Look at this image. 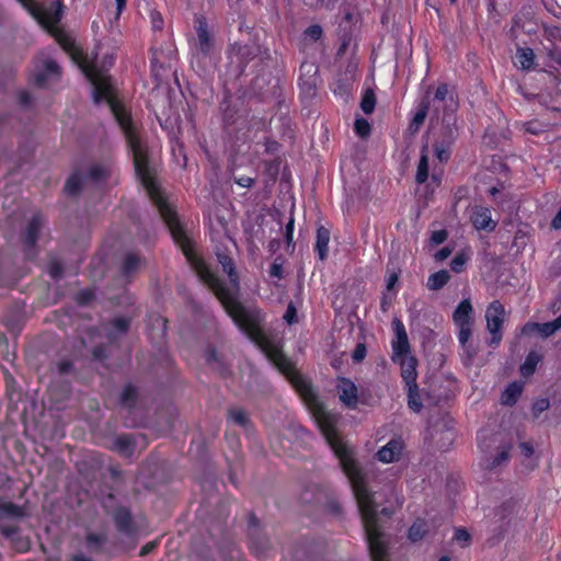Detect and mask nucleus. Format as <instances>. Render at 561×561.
Listing matches in <instances>:
<instances>
[{"mask_svg": "<svg viewBox=\"0 0 561 561\" xmlns=\"http://www.w3.org/2000/svg\"><path fill=\"white\" fill-rule=\"evenodd\" d=\"M354 129L359 137L364 138L370 134V124L365 118H356Z\"/></svg>", "mask_w": 561, "mask_h": 561, "instance_id": "obj_37", "label": "nucleus"}, {"mask_svg": "<svg viewBox=\"0 0 561 561\" xmlns=\"http://www.w3.org/2000/svg\"><path fill=\"white\" fill-rule=\"evenodd\" d=\"M510 446H503L494 457L485 460L484 468L488 470H496L505 466L510 459Z\"/></svg>", "mask_w": 561, "mask_h": 561, "instance_id": "obj_19", "label": "nucleus"}, {"mask_svg": "<svg viewBox=\"0 0 561 561\" xmlns=\"http://www.w3.org/2000/svg\"><path fill=\"white\" fill-rule=\"evenodd\" d=\"M428 108H430V101L427 99H424L421 102L419 110L414 114V116L409 125V130L411 134H416L419 131L420 127L423 125V123L426 118Z\"/></svg>", "mask_w": 561, "mask_h": 561, "instance_id": "obj_18", "label": "nucleus"}, {"mask_svg": "<svg viewBox=\"0 0 561 561\" xmlns=\"http://www.w3.org/2000/svg\"><path fill=\"white\" fill-rule=\"evenodd\" d=\"M449 279V273L446 270H440L428 277L427 287L431 290H439L448 283Z\"/></svg>", "mask_w": 561, "mask_h": 561, "instance_id": "obj_21", "label": "nucleus"}, {"mask_svg": "<svg viewBox=\"0 0 561 561\" xmlns=\"http://www.w3.org/2000/svg\"><path fill=\"white\" fill-rule=\"evenodd\" d=\"M234 182L242 187H251L255 183V179L251 176L234 178Z\"/></svg>", "mask_w": 561, "mask_h": 561, "instance_id": "obj_48", "label": "nucleus"}, {"mask_svg": "<svg viewBox=\"0 0 561 561\" xmlns=\"http://www.w3.org/2000/svg\"><path fill=\"white\" fill-rule=\"evenodd\" d=\"M520 449H522V453L526 456V457H530L533 456L534 454V448L533 446L529 444V443H522L519 445Z\"/></svg>", "mask_w": 561, "mask_h": 561, "instance_id": "obj_55", "label": "nucleus"}, {"mask_svg": "<svg viewBox=\"0 0 561 561\" xmlns=\"http://www.w3.org/2000/svg\"><path fill=\"white\" fill-rule=\"evenodd\" d=\"M195 23L196 39L194 55L197 57H208L213 50L214 42L207 22L204 18L198 16L196 18Z\"/></svg>", "mask_w": 561, "mask_h": 561, "instance_id": "obj_5", "label": "nucleus"}, {"mask_svg": "<svg viewBox=\"0 0 561 561\" xmlns=\"http://www.w3.org/2000/svg\"><path fill=\"white\" fill-rule=\"evenodd\" d=\"M549 56L554 64L561 65V51L550 50Z\"/></svg>", "mask_w": 561, "mask_h": 561, "instance_id": "obj_60", "label": "nucleus"}, {"mask_svg": "<svg viewBox=\"0 0 561 561\" xmlns=\"http://www.w3.org/2000/svg\"><path fill=\"white\" fill-rule=\"evenodd\" d=\"M306 35L313 41H318L322 36V27L318 24L311 25L306 30Z\"/></svg>", "mask_w": 561, "mask_h": 561, "instance_id": "obj_45", "label": "nucleus"}, {"mask_svg": "<svg viewBox=\"0 0 561 561\" xmlns=\"http://www.w3.org/2000/svg\"><path fill=\"white\" fill-rule=\"evenodd\" d=\"M366 345L364 343H358L352 354V358L354 362L359 363L366 357Z\"/></svg>", "mask_w": 561, "mask_h": 561, "instance_id": "obj_44", "label": "nucleus"}, {"mask_svg": "<svg viewBox=\"0 0 561 561\" xmlns=\"http://www.w3.org/2000/svg\"><path fill=\"white\" fill-rule=\"evenodd\" d=\"M330 242V231L323 226H320L317 229V240L314 244V250L318 253V256L321 261H324L328 256Z\"/></svg>", "mask_w": 561, "mask_h": 561, "instance_id": "obj_14", "label": "nucleus"}, {"mask_svg": "<svg viewBox=\"0 0 561 561\" xmlns=\"http://www.w3.org/2000/svg\"><path fill=\"white\" fill-rule=\"evenodd\" d=\"M465 352V364L470 365L478 354V347L473 345L471 342H467L466 346H462Z\"/></svg>", "mask_w": 561, "mask_h": 561, "instance_id": "obj_41", "label": "nucleus"}, {"mask_svg": "<svg viewBox=\"0 0 561 561\" xmlns=\"http://www.w3.org/2000/svg\"><path fill=\"white\" fill-rule=\"evenodd\" d=\"M504 312V307L499 300L492 301L485 311L486 329L492 335L490 345L496 346L502 340Z\"/></svg>", "mask_w": 561, "mask_h": 561, "instance_id": "obj_4", "label": "nucleus"}, {"mask_svg": "<svg viewBox=\"0 0 561 561\" xmlns=\"http://www.w3.org/2000/svg\"><path fill=\"white\" fill-rule=\"evenodd\" d=\"M115 523L119 530L128 533L131 525L129 513L126 511H118L115 515Z\"/></svg>", "mask_w": 561, "mask_h": 561, "instance_id": "obj_31", "label": "nucleus"}, {"mask_svg": "<svg viewBox=\"0 0 561 561\" xmlns=\"http://www.w3.org/2000/svg\"><path fill=\"white\" fill-rule=\"evenodd\" d=\"M44 226V219L39 215H34L27 224L25 237L23 240L24 248L30 252L39 237V232Z\"/></svg>", "mask_w": 561, "mask_h": 561, "instance_id": "obj_12", "label": "nucleus"}, {"mask_svg": "<svg viewBox=\"0 0 561 561\" xmlns=\"http://www.w3.org/2000/svg\"><path fill=\"white\" fill-rule=\"evenodd\" d=\"M72 369V364L70 362H61L58 365V370L61 374H68Z\"/></svg>", "mask_w": 561, "mask_h": 561, "instance_id": "obj_58", "label": "nucleus"}, {"mask_svg": "<svg viewBox=\"0 0 561 561\" xmlns=\"http://www.w3.org/2000/svg\"><path fill=\"white\" fill-rule=\"evenodd\" d=\"M136 444L129 435H119L113 442V448L124 457H131Z\"/></svg>", "mask_w": 561, "mask_h": 561, "instance_id": "obj_16", "label": "nucleus"}, {"mask_svg": "<svg viewBox=\"0 0 561 561\" xmlns=\"http://www.w3.org/2000/svg\"><path fill=\"white\" fill-rule=\"evenodd\" d=\"M218 261L224 272L228 274L232 289L226 287L203 262H197L195 266L199 278L214 291L236 325L261 348L300 393L327 443L339 458L340 466L350 483H366L365 474L354 459L353 450L343 443L336 432L337 415L325 410L311 385L296 370L293 362L283 354L279 343L263 332L261 328L262 312L255 307L243 306L236 298L239 279L232 260L226 254H218Z\"/></svg>", "mask_w": 561, "mask_h": 561, "instance_id": "obj_1", "label": "nucleus"}, {"mask_svg": "<svg viewBox=\"0 0 561 561\" xmlns=\"http://www.w3.org/2000/svg\"><path fill=\"white\" fill-rule=\"evenodd\" d=\"M454 540L460 543L462 547H466L470 542V535L463 528H458L455 530Z\"/></svg>", "mask_w": 561, "mask_h": 561, "instance_id": "obj_42", "label": "nucleus"}, {"mask_svg": "<svg viewBox=\"0 0 561 561\" xmlns=\"http://www.w3.org/2000/svg\"><path fill=\"white\" fill-rule=\"evenodd\" d=\"M283 318L288 324H294L298 322L297 310L293 302L288 304L286 312L284 313Z\"/></svg>", "mask_w": 561, "mask_h": 561, "instance_id": "obj_43", "label": "nucleus"}, {"mask_svg": "<svg viewBox=\"0 0 561 561\" xmlns=\"http://www.w3.org/2000/svg\"><path fill=\"white\" fill-rule=\"evenodd\" d=\"M396 363L399 364L401 367V377L405 382V386L412 385V387L414 388L417 378V359L410 354L398 358Z\"/></svg>", "mask_w": 561, "mask_h": 561, "instance_id": "obj_11", "label": "nucleus"}, {"mask_svg": "<svg viewBox=\"0 0 561 561\" xmlns=\"http://www.w3.org/2000/svg\"><path fill=\"white\" fill-rule=\"evenodd\" d=\"M83 184V178L79 173H73L66 182L65 191L70 194H77Z\"/></svg>", "mask_w": 561, "mask_h": 561, "instance_id": "obj_29", "label": "nucleus"}, {"mask_svg": "<svg viewBox=\"0 0 561 561\" xmlns=\"http://www.w3.org/2000/svg\"><path fill=\"white\" fill-rule=\"evenodd\" d=\"M550 407V402L548 399L542 398L537 400L531 408L533 414L535 417H538L542 412L547 411Z\"/></svg>", "mask_w": 561, "mask_h": 561, "instance_id": "obj_40", "label": "nucleus"}, {"mask_svg": "<svg viewBox=\"0 0 561 561\" xmlns=\"http://www.w3.org/2000/svg\"><path fill=\"white\" fill-rule=\"evenodd\" d=\"M301 88L308 92V93H312L314 91V82H311V81H304L301 83Z\"/></svg>", "mask_w": 561, "mask_h": 561, "instance_id": "obj_61", "label": "nucleus"}, {"mask_svg": "<svg viewBox=\"0 0 561 561\" xmlns=\"http://www.w3.org/2000/svg\"><path fill=\"white\" fill-rule=\"evenodd\" d=\"M394 330V340L392 341V360L397 362L398 358L411 354V347L408 339V334L403 323L398 319L392 321Z\"/></svg>", "mask_w": 561, "mask_h": 561, "instance_id": "obj_6", "label": "nucleus"}, {"mask_svg": "<svg viewBox=\"0 0 561 561\" xmlns=\"http://www.w3.org/2000/svg\"><path fill=\"white\" fill-rule=\"evenodd\" d=\"M523 387L516 382L508 385L502 394L501 401L503 404L512 405L516 402L517 398L522 394Z\"/></svg>", "mask_w": 561, "mask_h": 561, "instance_id": "obj_24", "label": "nucleus"}, {"mask_svg": "<svg viewBox=\"0 0 561 561\" xmlns=\"http://www.w3.org/2000/svg\"><path fill=\"white\" fill-rule=\"evenodd\" d=\"M470 219L473 227L478 230L493 231L497 225L492 219L490 208L480 205L472 207Z\"/></svg>", "mask_w": 561, "mask_h": 561, "instance_id": "obj_9", "label": "nucleus"}, {"mask_svg": "<svg viewBox=\"0 0 561 561\" xmlns=\"http://www.w3.org/2000/svg\"><path fill=\"white\" fill-rule=\"evenodd\" d=\"M551 227L556 230L561 229V208L551 221Z\"/></svg>", "mask_w": 561, "mask_h": 561, "instance_id": "obj_57", "label": "nucleus"}, {"mask_svg": "<svg viewBox=\"0 0 561 561\" xmlns=\"http://www.w3.org/2000/svg\"><path fill=\"white\" fill-rule=\"evenodd\" d=\"M137 397V390L135 387L128 385L123 389L122 396H121V402L126 405L130 407Z\"/></svg>", "mask_w": 561, "mask_h": 561, "instance_id": "obj_34", "label": "nucleus"}, {"mask_svg": "<svg viewBox=\"0 0 561 561\" xmlns=\"http://www.w3.org/2000/svg\"><path fill=\"white\" fill-rule=\"evenodd\" d=\"M376 106V96L371 90L365 92L362 101L360 108L365 114H371Z\"/></svg>", "mask_w": 561, "mask_h": 561, "instance_id": "obj_30", "label": "nucleus"}, {"mask_svg": "<svg viewBox=\"0 0 561 561\" xmlns=\"http://www.w3.org/2000/svg\"><path fill=\"white\" fill-rule=\"evenodd\" d=\"M534 125H535L534 123H528L526 125V130L531 133V134H538L540 131V129L537 128V127H534Z\"/></svg>", "mask_w": 561, "mask_h": 561, "instance_id": "obj_63", "label": "nucleus"}, {"mask_svg": "<svg viewBox=\"0 0 561 561\" xmlns=\"http://www.w3.org/2000/svg\"><path fill=\"white\" fill-rule=\"evenodd\" d=\"M434 150L436 158L440 162H446L450 157V147H446L444 144L435 142Z\"/></svg>", "mask_w": 561, "mask_h": 561, "instance_id": "obj_39", "label": "nucleus"}, {"mask_svg": "<svg viewBox=\"0 0 561 561\" xmlns=\"http://www.w3.org/2000/svg\"><path fill=\"white\" fill-rule=\"evenodd\" d=\"M398 282V274L391 273L387 278V289L390 290Z\"/></svg>", "mask_w": 561, "mask_h": 561, "instance_id": "obj_59", "label": "nucleus"}, {"mask_svg": "<svg viewBox=\"0 0 561 561\" xmlns=\"http://www.w3.org/2000/svg\"><path fill=\"white\" fill-rule=\"evenodd\" d=\"M151 23L154 30H162L163 19L159 12H151Z\"/></svg>", "mask_w": 561, "mask_h": 561, "instance_id": "obj_50", "label": "nucleus"}, {"mask_svg": "<svg viewBox=\"0 0 561 561\" xmlns=\"http://www.w3.org/2000/svg\"><path fill=\"white\" fill-rule=\"evenodd\" d=\"M533 332H538L539 333V323H535V322H528L524 325L523 328V333L524 334H530Z\"/></svg>", "mask_w": 561, "mask_h": 561, "instance_id": "obj_53", "label": "nucleus"}, {"mask_svg": "<svg viewBox=\"0 0 561 561\" xmlns=\"http://www.w3.org/2000/svg\"><path fill=\"white\" fill-rule=\"evenodd\" d=\"M114 172V167L111 163L93 164L88 172V179L92 182L100 183L105 181Z\"/></svg>", "mask_w": 561, "mask_h": 561, "instance_id": "obj_15", "label": "nucleus"}, {"mask_svg": "<svg viewBox=\"0 0 561 561\" xmlns=\"http://www.w3.org/2000/svg\"><path fill=\"white\" fill-rule=\"evenodd\" d=\"M20 101L23 105L30 104V95L27 92H21L20 93Z\"/></svg>", "mask_w": 561, "mask_h": 561, "instance_id": "obj_62", "label": "nucleus"}, {"mask_svg": "<svg viewBox=\"0 0 561 561\" xmlns=\"http://www.w3.org/2000/svg\"><path fill=\"white\" fill-rule=\"evenodd\" d=\"M516 62L524 70H529L533 68L535 54L531 48L523 47L516 50Z\"/></svg>", "mask_w": 561, "mask_h": 561, "instance_id": "obj_20", "label": "nucleus"}, {"mask_svg": "<svg viewBox=\"0 0 561 561\" xmlns=\"http://www.w3.org/2000/svg\"><path fill=\"white\" fill-rule=\"evenodd\" d=\"M457 138V129L450 125H446L440 130L438 144H444L446 147H451Z\"/></svg>", "mask_w": 561, "mask_h": 561, "instance_id": "obj_27", "label": "nucleus"}, {"mask_svg": "<svg viewBox=\"0 0 561 561\" xmlns=\"http://www.w3.org/2000/svg\"><path fill=\"white\" fill-rule=\"evenodd\" d=\"M25 7H28L32 15L38 21L41 25L49 32L55 33L57 24L61 19V5L59 2H51L49 4H32L31 0H19Z\"/></svg>", "mask_w": 561, "mask_h": 561, "instance_id": "obj_3", "label": "nucleus"}, {"mask_svg": "<svg viewBox=\"0 0 561 561\" xmlns=\"http://www.w3.org/2000/svg\"><path fill=\"white\" fill-rule=\"evenodd\" d=\"M459 329L458 340L461 346H466L467 342H470V336L472 333V323L457 324Z\"/></svg>", "mask_w": 561, "mask_h": 561, "instance_id": "obj_36", "label": "nucleus"}, {"mask_svg": "<svg viewBox=\"0 0 561 561\" xmlns=\"http://www.w3.org/2000/svg\"><path fill=\"white\" fill-rule=\"evenodd\" d=\"M69 561H92L83 554L73 556Z\"/></svg>", "mask_w": 561, "mask_h": 561, "instance_id": "obj_64", "label": "nucleus"}, {"mask_svg": "<svg viewBox=\"0 0 561 561\" xmlns=\"http://www.w3.org/2000/svg\"><path fill=\"white\" fill-rule=\"evenodd\" d=\"M540 102L546 107L561 112V80L549 91L542 92L540 95Z\"/></svg>", "mask_w": 561, "mask_h": 561, "instance_id": "obj_13", "label": "nucleus"}, {"mask_svg": "<svg viewBox=\"0 0 561 561\" xmlns=\"http://www.w3.org/2000/svg\"><path fill=\"white\" fill-rule=\"evenodd\" d=\"M229 417L241 427H247L249 424V416L242 409H233L229 412Z\"/></svg>", "mask_w": 561, "mask_h": 561, "instance_id": "obj_33", "label": "nucleus"}, {"mask_svg": "<svg viewBox=\"0 0 561 561\" xmlns=\"http://www.w3.org/2000/svg\"><path fill=\"white\" fill-rule=\"evenodd\" d=\"M449 98L450 101H453V98L449 95V89L446 83H440L435 93H434V102H445Z\"/></svg>", "mask_w": 561, "mask_h": 561, "instance_id": "obj_38", "label": "nucleus"}, {"mask_svg": "<svg viewBox=\"0 0 561 561\" xmlns=\"http://www.w3.org/2000/svg\"><path fill=\"white\" fill-rule=\"evenodd\" d=\"M468 262V255L465 253H457L456 256L450 262V268L455 273H461L465 268V265Z\"/></svg>", "mask_w": 561, "mask_h": 561, "instance_id": "obj_35", "label": "nucleus"}, {"mask_svg": "<svg viewBox=\"0 0 561 561\" xmlns=\"http://www.w3.org/2000/svg\"><path fill=\"white\" fill-rule=\"evenodd\" d=\"M336 389L340 401L350 409H355L358 403V390L356 385L348 378L337 379Z\"/></svg>", "mask_w": 561, "mask_h": 561, "instance_id": "obj_8", "label": "nucleus"}, {"mask_svg": "<svg viewBox=\"0 0 561 561\" xmlns=\"http://www.w3.org/2000/svg\"><path fill=\"white\" fill-rule=\"evenodd\" d=\"M428 178V152L427 146H424L421 151V158L416 170V182L422 184L426 182Z\"/></svg>", "mask_w": 561, "mask_h": 561, "instance_id": "obj_22", "label": "nucleus"}, {"mask_svg": "<svg viewBox=\"0 0 561 561\" xmlns=\"http://www.w3.org/2000/svg\"><path fill=\"white\" fill-rule=\"evenodd\" d=\"M407 388H408V405H409V408L411 410H413L414 412H420L423 404L420 399L417 383L414 385V388L412 387V385H408Z\"/></svg>", "mask_w": 561, "mask_h": 561, "instance_id": "obj_26", "label": "nucleus"}, {"mask_svg": "<svg viewBox=\"0 0 561 561\" xmlns=\"http://www.w3.org/2000/svg\"><path fill=\"white\" fill-rule=\"evenodd\" d=\"M561 329V318L558 317L551 322L539 323V334L542 337H549Z\"/></svg>", "mask_w": 561, "mask_h": 561, "instance_id": "obj_28", "label": "nucleus"}, {"mask_svg": "<svg viewBox=\"0 0 561 561\" xmlns=\"http://www.w3.org/2000/svg\"><path fill=\"white\" fill-rule=\"evenodd\" d=\"M426 534V527L423 522L414 523L409 529V539L413 542L421 540Z\"/></svg>", "mask_w": 561, "mask_h": 561, "instance_id": "obj_32", "label": "nucleus"}, {"mask_svg": "<svg viewBox=\"0 0 561 561\" xmlns=\"http://www.w3.org/2000/svg\"><path fill=\"white\" fill-rule=\"evenodd\" d=\"M141 265L140 257L135 253L126 254L123 261V273L125 276H130L135 273Z\"/></svg>", "mask_w": 561, "mask_h": 561, "instance_id": "obj_25", "label": "nucleus"}, {"mask_svg": "<svg viewBox=\"0 0 561 561\" xmlns=\"http://www.w3.org/2000/svg\"><path fill=\"white\" fill-rule=\"evenodd\" d=\"M294 222V218L290 217L285 228L284 238L288 247L293 244Z\"/></svg>", "mask_w": 561, "mask_h": 561, "instance_id": "obj_46", "label": "nucleus"}, {"mask_svg": "<svg viewBox=\"0 0 561 561\" xmlns=\"http://www.w3.org/2000/svg\"><path fill=\"white\" fill-rule=\"evenodd\" d=\"M59 77V66L55 60L47 57L42 61V68L36 70L33 79L36 85L44 88L47 87L50 82L58 80Z\"/></svg>", "mask_w": 561, "mask_h": 561, "instance_id": "obj_7", "label": "nucleus"}, {"mask_svg": "<svg viewBox=\"0 0 561 561\" xmlns=\"http://www.w3.org/2000/svg\"><path fill=\"white\" fill-rule=\"evenodd\" d=\"M404 444L401 439H391L383 447H381L376 457L383 463L398 461L401 457Z\"/></svg>", "mask_w": 561, "mask_h": 561, "instance_id": "obj_10", "label": "nucleus"}, {"mask_svg": "<svg viewBox=\"0 0 561 561\" xmlns=\"http://www.w3.org/2000/svg\"><path fill=\"white\" fill-rule=\"evenodd\" d=\"M49 274L55 279L60 278L62 276L61 265L57 262L53 263L49 267Z\"/></svg>", "mask_w": 561, "mask_h": 561, "instance_id": "obj_51", "label": "nucleus"}, {"mask_svg": "<svg viewBox=\"0 0 561 561\" xmlns=\"http://www.w3.org/2000/svg\"><path fill=\"white\" fill-rule=\"evenodd\" d=\"M128 321L124 318H116L114 321H113V325L114 328L119 332V333H124L126 332V330L128 329Z\"/></svg>", "mask_w": 561, "mask_h": 561, "instance_id": "obj_49", "label": "nucleus"}, {"mask_svg": "<svg viewBox=\"0 0 561 561\" xmlns=\"http://www.w3.org/2000/svg\"><path fill=\"white\" fill-rule=\"evenodd\" d=\"M270 275L272 277L280 278L283 276V267L278 263H273L270 268Z\"/></svg>", "mask_w": 561, "mask_h": 561, "instance_id": "obj_52", "label": "nucleus"}, {"mask_svg": "<svg viewBox=\"0 0 561 561\" xmlns=\"http://www.w3.org/2000/svg\"><path fill=\"white\" fill-rule=\"evenodd\" d=\"M472 306L469 299L462 300L454 311L453 319L456 324L472 323Z\"/></svg>", "mask_w": 561, "mask_h": 561, "instance_id": "obj_17", "label": "nucleus"}, {"mask_svg": "<svg viewBox=\"0 0 561 561\" xmlns=\"http://www.w3.org/2000/svg\"><path fill=\"white\" fill-rule=\"evenodd\" d=\"M450 254H451V250H450L448 247H445V248L440 249V250L435 254V259H436L437 261H444V260H446Z\"/></svg>", "mask_w": 561, "mask_h": 561, "instance_id": "obj_54", "label": "nucleus"}, {"mask_svg": "<svg viewBox=\"0 0 561 561\" xmlns=\"http://www.w3.org/2000/svg\"><path fill=\"white\" fill-rule=\"evenodd\" d=\"M87 541L90 546L100 545L103 542V539L94 534H89L87 537Z\"/></svg>", "mask_w": 561, "mask_h": 561, "instance_id": "obj_56", "label": "nucleus"}, {"mask_svg": "<svg viewBox=\"0 0 561 561\" xmlns=\"http://www.w3.org/2000/svg\"><path fill=\"white\" fill-rule=\"evenodd\" d=\"M447 238V232L446 230L442 229V230H437V231H434L431 236V241L432 243L434 244H440L443 243Z\"/></svg>", "mask_w": 561, "mask_h": 561, "instance_id": "obj_47", "label": "nucleus"}, {"mask_svg": "<svg viewBox=\"0 0 561 561\" xmlns=\"http://www.w3.org/2000/svg\"><path fill=\"white\" fill-rule=\"evenodd\" d=\"M60 44L70 51L72 59L78 64L79 68L85 75L93 87L94 103L106 102L111 112L119 124L126 137L128 147L134 157L135 171L146 188L148 196L157 206L161 218L168 226L173 239L182 247L187 242L185 232L179 221L175 211L171 208L159 186L152 176L148 167L147 154L140 144L137 135L135 123L129 113L118 103L115 90L111 81V77L106 71L114 65V49L105 44H99L90 55H83L82 51L73 46L68 39L58 38Z\"/></svg>", "mask_w": 561, "mask_h": 561, "instance_id": "obj_2", "label": "nucleus"}, {"mask_svg": "<svg viewBox=\"0 0 561 561\" xmlns=\"http://www.w3.org/2000/svg\"><path fill=\"white\" fill-rule=\"evenodd\" d=\"M541 360V356L537 352H530L523 365L520 366V375L523 377H529L531 376L535 370L538 363Z\"/></svg>", "mask_w": 561, "mask_h": 561, "instance_id": "obj_23", "label": "nucleus"}]
</instances>
